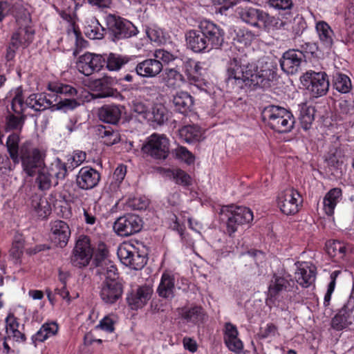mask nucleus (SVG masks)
Masks as SVG:
<instances>
[{
    "label": "nucleus",
    "instance_id": "1",
    "mask_svg": "<svg viewBox=\"0 0 354 354\" xmlns=\"http://www.w3.org/2000/svg\"><path fill=\"white\" fill-rule=\"evenodd\" d=\"M275 75L270 63L259 61L257 64L248 63L241 58L230 59L227 68V82L236 84L239 87L243 84L250 87L264 88L269 86Z\"/></svg>",
    "mask_w": 354,
    "mask_h": 354
},
{
    "label": "nucleus",
    "instance_id": "2",
    "mask_svg": "<svg viewBox=\"0 0 354 354\" xmlns=\"http://www.w3.org/2000/svg\"><path fill=\"white\" fill-rule=\"evenodd\" d=\"M225 32L218 25L209 20H202L197 29L185 32L187 48L196 53H206L219 48L224 41Z\"/></svg>",
    "mask_w": 354,
    "mask_h": 354
},
{
    "label": "nucleus",
    "instance_id": "3",
    "mask_svg": "<svg viewBox=\"0 0 354 354\" xmlns=\"http://www.w3.org/2000/svg\"><path fill=\"white\" fill-rule=\"evenodd\" d=\"M262 118L271 129L279 133L290 131L295 124L291 112L278 106L265 107L262 111Z\"/></svg>",
    "mask_w": 354,
    "mask_h": 354
},
{
    "label": "nucleus",
    "instance_id": "4",
    "mask_svg": "<svg viewBox=\"0 0 354 354\" xmlns=\"http://www.w3.org/2000/svg\"><path fill=\"white\" fill-rule=\"evenodd\" d=\"M220 214L227 218V231L232 235L239 225L249 223L253 220V213L250 209L234 205H225L221 208Z\"/></svg>",
    "mask_w": 354,
    "mask_h": 354
},
{
    "label": "nucleus",
    "instance_id": "5",
    "mask_svg": "<svg viewBox=\"0 0 354 354\" xmlns=\"http://www.w3.org/2000/svg\"><path fill=\"white\" fill-rule=\"evenodd\" d=\"M301 84L313 97L325 95L329 88L328 75L324 72L309 71L300 77Z\"/></svg>",
    "mask_w": 354,
    "mask_h": 354
},
{
    "label": "nucleus",
    "instance_id": "6",
    "mask_svg": "<svg viewBox=\"0 0 354 354\" xmlns=\"http://www.w3.org/2000/svg\"><path fill=\"white\" fill-rule=\"evenodd\" d=\"M142 151L153 158L165 159L169 155V140L165 135L154 133L147 138Z\"/></svg>",
    "mask_w": 354,
    "mask_h": 354
},
{
    "label": "nucleus",
    "instance_id": "7",
    "mask_svg": "<svg viewBox=\"0 0 354 354\" xmlns=\"http://www.w3.org/2000/svg\"><path fill=\"white\" fill-rule=\"evenodd\" d=\"M20 153L24 170L28 176H33L38 169L44 167V150L37 148L30 149L27 145H24L21 148Z\"/></svg>",
    "mask_w": 354,
    "mask_h": 354
},
{
    "label": "nucleus",
    "instance_id": "8",
    "mask_svg": "<svg viewBox=\"0 0 354 354\" xmlns=\"http://www.w3.org/2000/svg\"><path fill=\"white\" fill-rule=\"evenodd\" d=\"M118 257L121 263L134 270H140L146 263V259L131 242H124L118 248Z\"/></svg>",
    "mask_w": 354,
    "mask_h": 354
},
{
    "label": "nucleus",
    "instance_id": "9",
    "mask_svg": "<svg viewBox=\"0 0 354 354\" xmlns=\"http://www.w3.org/2000/svg\"><path fill=\"white\" fill-rule=\"evenodd\" d=\"M276 201L281 212L286 215L297 213L302 203L299 193L292 188L280 192L277 196Z\"/></svg>",
    "mask_w": 354,
    "mask_h": 354
},
{
    "label": "nucleus",
    "instance_id": "10",
    "mask_svg": "<svg viewBox=\"0 0 354 354\" xmlns=\"http://www.w3.org/2000/svg\"><path fill=\"white\" fill-rule=\"evenodd\" d=\"M105 64L104 55L87 52L78 57L76 67L80 73L88 76L100 71Z\"/></svg>",
    "mask_w": 354,
    "mask_h": 354
},
{
    "label": "nucleus",
    "instance_id": "11",
    "mask_svg": "<svg viewBox=\"0 0 354 354\" xmlns=\"http://www.w3.org/2000/svg\"><path fill=\"white\" fill-rule=\"evenodd\" d=\"M93 249L87 236H80L76 241L71 259L73 264L78 268L88 266L92 259Z\"/></svg>",
    "mask_w": 354,
    "mask_h": 354
},
{
    "label": "nucleus",
    "instance_id": "12",
    "mask_svg": "<svg viewBox=\"0 0 354 354\" xmlns=\"http://www.w3.org/2000/svg\"><path fill=\"white\" fill-rule=\"evenodd\" d=\"M142 219L136 214H128L118 218L113 225L115 232L121 236H128L140 231Z\"/></svg>",
    "mask_w": 354,
    "mask_h": 354
},
{
    "label": "nucleus",
    "instance_id": "13",
    "mask_svg": "<svg viewBox=\"0 0 354 354\" xmlns=\"http://www.w3.org/2000/svg\"><path fill=\"white\" fill-rule=\"evenodd\" d=\"M109 28L118 39L127 38L136 35V26L129 21L114 15H109L106 18Z\"/></svg>",
    "mask_w": 354,
    "mask_h": 354
},
{
    "label": "nucleus",
    "instance_id": "14",
    "mask_svg": "<svg viewBox=\"0 0 354 354\" xmlns=\"http://www.w3.org/2000/svg\"><path fill=\"white\" fill-rule=\"evenodd\" d=\"M291 281L289 275L274 274L271 279L268 290L266 303L268 306H277L278 297L280 293L286 291L290 286Z\"/></svg>",
    "mask_w": 354,
    "mask_h": 354
},
{
    "label": "nucleus",
    "instance_id": "15",
    "mask_svg": "<svg viewBox=\"0 0 354 354\" xmlns=\"http://www.w3.org/2000/svg\"><path fill=\"white\" fill-rule=\"evenodd\" d=\"M236 14L245 24L258 28H262L266 12L263 10L252 6H239Z\"/></svg>",
    "mask_w": 354,
    "mask_h": 354
},
{
    "label": "nucleus",
    "instance_id": "16",
    "mask_svg": "<svg viewBox=\"0 0 354 354\" xmlns=\"http://www.w3.org/2000/svg\"><path fill=\"white\" fill-rule=\"evenodd\" d=\"M71 229L64 221L57 220L50 223V239L59 248L65 247L71 237Z\"/></svg>",
    "mask_w": 354,
    "mask_h": 354
},
{
    "label": "nucleus",
    "instance_id": "17",
    "mask_svg": "<svg viewBox=\"0 0 354 354\" xmlns=\"http://www.w3.org/2000/svg\"><path fill=\"white\" fill-rule=\"evenodd\" d=\"M223 341L227 348L236 354H240L243 350V343L239 337L237 327L231 322L224 325Z\"/></svg>",
    "mask_w": 354,
    "mask_h": 354
},
{
    "label": "nucleus",
    "instance_id": "18",
    "mask_svg": "<svg viewBox=\"0 0 354 354\" xmlns=\"http://www.w3.org/2000/svg\"><path fill=\"white\" fill-rule=\"evenodd\" d=\"M100 180V173L96 169L86 166L80 169L76 176V184L79 188L87 190L97 186Z\"/></svg>",
    "mask_w": 354,
    "mask_h": 354
},
{
    "label": "nucleus",
    "instance_id": "19",
    "mask_svg": "<svg viewBox=\"0 0 354 354\" xmlns=\"http://www.w3.org/2000/svg\"><path fill=\"white\" fill-rule=\"evenodd\" d=\"M304 55L301 51L294 49L285 52L280 60L281 69L288 74L296 73L301 66Z\"/></svg>",
    "mask_w": 354,
    "mask_h": 354
},
{
    "label": "nucleus",
    "instance_id": "20",
    "mask_svg": "<svg viewBox=\"0 0 354 354\" xmlns=\"http://www.w3.org/2000/svg\"><path fill=\"white\" fill-rule=\"evenodd\" d=\"M153 293V289L149 286H141L133 290L127 296V300L131 309L137 310L144 307Z\"/></svg>",
    "mask_w": 354,
    "mask_h": 354
},
{
    "label": "nucleus",
    "instance_id": "21",
    "mask_svg": "<svg viewBox=\"0 0 354 354\" xmlns=\"http://www.w3.org/2000/svg\"><path fill=\"white\" fill-rule=\"evenodd\" d=\"M107 250L103 248L101 249L102 259L98 260L96 259L97 272L104 277L105 282L118 281V274L117 268L113 263L106 258Z\"/></svg>",
    "mask_w": 354,
    "mask_h": 354
},
{
    "label": "nucleus",
    "instance_id": "22",
    "mask_svg": "<svg viewBox=\"0 0 354 354\" xmlns=\"http://www.w3.org/2000/svg\"><path fill=\"white\" fill-rule=\"evenodd\" d=\"M162 68V62L154 58H149L139 62L136 65L135 71L136 74L140 77L152 78L159 75Z\"/></svg>",
    "mask_w": 354,
    "mask_h": 354
},
{
    "label": "nucleus",
    "instance_id": "23",
    "mask_svg": "<svg viewBox=\"0 0 354 354\" xmlns=\"http://www.w3.org/2000/svg\"><path fill=\"white\" fill-rule=\"evenodd\" d=\"M178 315L189 326L200 325L203 323L205 314L201 306H185L178 309Z\"/></svg>",
    "mask_w": 354,
    "mask_h": 354
},
{
    "label": "nucleus",
    "instance_id": "24",
    "mask_svg": "<svg viewBox=\"0 0 354 354\" xmlns=\"http://www.w3.org/2000/svg\"><path fill=\"white\" fill-rule=\"evenodd\" d=\"M185 73L190 84L201 91H206V83L201 79L202 66L199 62L189 60L185 63Z\"/></svg>",
    "mask_w": 354,
    "mask_h": 354
},
{
    "label": "nucleus",
    "instance_id": "25",
    "mask_svg": "<svg viewBox=\"0 0 354 354\" xmlns=\"http://www.w3.org/2000/svg\"><path fill=\"white\" fill-rule=\"evenodd\" d=\"M122 288L118 281H104L102 284L100 297L107 304L115 303L122 295Z\"/></svg>",
    "mask_w": 354,
    "mask_h": 354
},
{
    "label": "nucleus",
    "instance_id": "26",
    "mask_svg": "<svg viewBox=\"0 0 354 354\" xmlns=\"http://www.w3.org/2000/svg\"><path fill=\"white\" fill-rule=\"evenodd\" d=\"M295 277L300 286L307 288L313 284L315 280V268L308 262L300 263Z\"/></svg>",
    "mask_w": 354,
    "mask_h": 354
},
{
    "label": "nucleus",
    "instance_id": "27",
    "mask_svg": "<svg viewBox=\"0 0 354 354\" xmlns=\"http://www.w3.org/2000/svg\"><path fill=\"white\" fill-rule=\"evenodd\" d=\"M12 15L19 24H21V17L25 16V20L29 21V15L24 10L21 2L10 5L8 1H0V21L8 15Z\"/></svg>",
    "mask_w": 354,
    "mask_h": 354
},
{
    "label": "nucleus",
    "instance_id": "28",
    "mask_svg": "<svg viewBox=\"0 0 354 354\" xmlns=\"http://www.w3.org/2000/svg\"><path fill=\"white\" fill-rule=\"evenodd\" d=\"M205 131L196 124L185 125L178 131L179 137L187 143L201 142L205 138Z\"/></svg>",
    "mask_w": 354,
    "mask_h": 354
},
{
    "label": "nucleus",
    "instance_id": "29",
    "mask_svg": "<svg viewBox=\"0 0 354 354\" xmlns=\"http://www.w3.org/2000/svg\"><path fill=\"white\" fill-rule=\"evenodd\" d=\"M24 21L26 26L20 27L12 36L11 44L15 48H18L19 46H27L33 40L35 31L27 25L30 20L26 21L24 18Z\"/></svg>",
    "mask_w": 354,
    "mask_h": 354
},
{
    "label": "nucleus",
    "instance_id": "30",
    "mask_svg": "<svg viewBox=\"0 0 354 354\" xmlns=\"http://www.w3.org/2000/svg\"><path fill=\"white\" fill-rule=\"evenodd\" d=\"M342 199V192L339 188L329 190L323 198V211L328 216H333L337 205Z\"/></svg>",
    "mask_w": 354,
    "mask_h": 354
},
{
    "label": "nucleus",
    "instance_id": "31",
    "mask_svg": "<svg viewBox=\"0 0 354 354\" xmlns=\"http://www.w3.org/2000/svg\"><path fill=\"white\" fill-rule=\"evenodd\" d=\"M172 103L177 111L186 115L193 109L194 99L187 92L179 91L173 96Z\"/></svg>",
    "mask_w": 354,
    "mask_h": 354
},
{
    "label": "nucleus",
    "instance_id": "32",
    "mask_svg": "<svg viewBox=\"0 0 354 354\" xmlns=\"http://www.w3.org/2000/svg\"><path fill=\"white\" fill-rule=\"evenodd\" d=\"M327 252L334 258V261L340 262L345 259L350 247L346 243L339 241H330L326 243Z\"/></svg>",
    "mask_w": 354,
    "mask_h": 354
},
{
    "label": "nucleus",
    "instance_id": "33",
    "mask_svg": "<svg viewBox=\"0 0 354 354\" xmlns=\"http://www.w3.org/2000/svg\"><path fill=\"white\" fill-rule=\"evenodd\" d=\"M315 30L321 44L328 48H331L335 35L330 26L326 21H319L315 24Z\"/></svg>",
    "mask_w": 354,
    "mask_h": 354
},
{
    "label": "nucleus",
    "instance_id": "34",
    "mask_svg": "<svg viewBox=\"0 0 354 354\" xmlns=\"http://www.w3.org/2000/svg\"><path fill=\"white\" fill-rule=\"evenodd\" d=\"M121 114L122 107L113 104L103 106L98 113L101 120L110 124H116L120 120Z\"/></svg>",
    "mask_w": 354,
    "mask_h": 354
},
{
    "label": "nucleus",
    "instance_id": "35",
    "mask_svg": "<svg viewBox=\"0 0 354 354\" xmlns=\"http://www.w3.org/2000/svg\"><path fill=\"white\" fill-rule=\"evenodd\" d=\"M354 322V316L352 312L342 308L335 316L332 319L331 326L337 330H341L348 328Z\"/></svg>",
    "mask_w": 354,
    "mask_h": 354
},
{
    "label": "nucleus",
    "instance_id": "36",
    "mask_svg": "<svg viewBox=\"0 0 354 354\" xmlns=\"http://www.w3.org/2000/svg\"><path fill=\"white\" fill-rule=\"evenodd\" d=\"M31 212L37 217L46 218L51 212L50 205L45 198L34 196L31 200Z\"/></svg>",
    "mask_w": 354,
    "mask_h": 354
},
{
    "label": "nucleus",
    "instance_id": "37",
    "mask_svg": "<svg viewBox=\"0 0 354 354\" xmlns=\"http://www.w3.org/2000/svg\"><path fill=\"white\" fill-rule=\"evenodd\" d=\"M174 279L168 273H163L157 291L160 297L172 298L174 296Z\"/></svg>",
    "mask_w": 354,
    "mask_h": 354
},
{
    "label": "nucleus",
    "instance_id": "38",
    "mask_svg": "<svg viewBox=\"0 0 354 354\" xmlns=\"http://www.w3.org/2000/svg\"><path fill=\"white\" fill-rule=\"evenodd\" d=\"M6 330L8 338L16 342L23 341L24 335L19 330V324L14 315L10 313L6 319Z\"/></svg>",
    "mask_w": 354,
    "mask_h": 354
},
{
    "label": "nucleus",
    "instance_id": "39",
    "mask_svg": "<svg viewBox=\"0 0 354 354\" xmlns=\"http://www.w3.org/2000/svg\"><path fill=\"white\" fill-rule=\"evenodd\" d=\"M26 107L35 111L46 109L51 106V102L43 93L31 94L26 101Z\"/></svg>",
    "mask_w": 354,
    "mask_h": 354
},
{
    "label": "nucleus",
    "instance_id": "40",
    "mask_svg": "<svg viewBox=\"0 0 354 354\" xmlns=\"http://www.w3.org/2000/svg\"><path fill=\"white\" fill-rule=\"evenodd\" d=\"M36 183L41 190H47L53 184L57 185L58 182L53 178L48 167H43L38 169Z\"/></svg>",
    "mask_w": 354,
    "mask_h": 354
},
{
    "label": "nucleus",
    "instance_id": "41",
    "mask_svg": "<svg viewBox=\"0 0 354 354\" xmlns=\"http://www.w3.org/2000/svg\"><path fill=\"white\" fill-rule=\"evenodd\" d=\"M104 29L98 21L92 18L87 21L84 27L85 35L91 39H100L104 36Z\"/></svg>",
    "mask_w": 354,
    "mask_h": 354
},
{
    "label": "nucleus",
    "instance_id": "42",
    "mask_svg": "<svg viewBox=\"0 0 354 354\" xmlns=\"http://www.w3.org/2000/svg\"><path fill=\"white\" fill-rule=\"evenodd\" d=\"M165 108L162 104H156L149 108V112L145 116V120L160 124L163 123L165 119Z\"/></svg>",
    "mask_w": 354,
    "mask_h": 354
},
{
    "label": "nucleus",
    "instance_id": "43",
    "mask_svg": "<svg viewBox=\"0 0 354 354\" xmlns=\"http://www.w3.org/2000/svg\"><path fill=\"white\" fill-rule=\"evenodd\" d=\"M266 16L263 22L262 28L269 31L271 30L288 29V23L286 21L270 16L266 12Z\"/></svg>",
    "mask_w": 354,
    "mask_h": 354
},
{
    "label": "nucleus",
    "instance_id": "44",
    "mask_svg": "<svg viewBox=\"0 0 354 354\" xmlns=\"http://www.w3.org/2000/svg\"><path fill=\"white\" fill-rule=\"evenodd\" d=\"M58 330V326L55 322L45 323L35 334L36 341L44 342L48 338L55 335Z\"/></svg>",
    "mask_w": 354,
    "mask_h": 354
},
{
    "label": "nucleus",
    "instance_id": "45",
    "mask_svg": "<svg viewBox=\"0 0 354 354\" xmlns=\"http://www.w3.org/2000/svg\"><path fill=\"white\" fill-rule=\"evenodd\" d=\"M333 86L341 93H348L352 88L351 80L346 75L337 73L333 77Z\"/></svg>",
    "mask_w": 354,
    "mask_h": 354
},
{
    "label": "nucleus",
    "instance_id": "46",
    "mask_svg": "<svg viewBox=\"0 0 354 354\" xmlns=\"http://www.w3.org/2000/svg\"><path fill=\"white\" fill-rule=\"evenodd\" d=\"M164 81L165 84L170 88L180 86L183 81L181 73L176 68H167L165 72Z\"/></svg>",
    "mask_w": 354,
    "mask_h": 354
},
{
    "label": "nucleus",
    "instance_id": "47",
    "mask_svg": "<svg viewBox=\"0 0 354 354\" xmlns=\"http://www.w3.org/2000/svg\"><path fill=\"white\" fill-rule=\"evenodd\" d=\"M12 100L11 107L16 113H21L26 108V102L24 101L23 91L21 87H18L11 91Z\"/></svg>",
    "mask_w": 354,
    "mask_h": 354
},
{
    "label": "nucleus",
    "instance_id": "48",
    "mask_svg": "<svg viewBox=\"0 0 354 354\" xmlns=\"http://www.w3.org/2000/svg\"><path fill=\"white\" fill-rule=\"evenodd\" d=\"M25 247V241L24 236L20 234H17L14 236L10 255L15 259L19 260L24 253Z\"/></svg>",
    "mask_w": 354,
    "mask_h": 354
},
{
    "label": "nucleus",
    "instance_id": "49",
    "mask_svg": "<svg viewBox=\"0 0 354 354\" xmlns=\"http://www.w3.org/2000/svg\"><path fill=\"white\" fill-rule=\"evenodd\" d=\"M19 142V136L16 133L10 135L6 142V145L10 156L15 163H19V162L18 147Z\"/></svg>",
    "mask_w": 354,
    "mask_h": 354
},
{
    "label": "nucleus",
    "instance_id": "50",
    "mask_svg": "<svg viewBox=\"0 0 354 354\" xmlns=\"http://www.w3.org/2000/svg\"><path fill=\"white\" fill-rule=\"evenodd\" d=\"M128 62L127 57L114 53H110L106 58V68L109 71H118Z\"/></svg>",
    "mask_w": 354,
    "mask_h": 354
},
{
    "label": "nucleus",
    "instance_id": "51",
    "mask_svg": "<svg viewBox=\"0 0 354 354\" xmlns=\"http://www.w3.org/2000/svg\"><path fill=\"white\" fill-rule=\"evenodd\" d=\"M54 179L57 181L59 179H64L67 174V168L65 163L60 159H55L48 168Z\"/></svg>",
    "mask_w": 354,
    "mask_h": 354
},
{
    "label": "nucleus",
    "instance_id": "52",
    "mask_svg": "<svg viewBox=\"0 0 354 354\" xmlns=\"http://www.w3.org/2000/svg\"><path fill=\"white\" fill-rule=\"evenodd\" d=\"M169 176L173 178L176 184L183 187H189L192 185V178L185 171L181 169L169 171Z\"/></svg>",
    "mask_w": 354,
    "mask_h": 354
},
{
    "label": "nucleus",
    "instance_id": "53",
    "mask_svg": "<svg viewBox=\"0 0 354 354\" xmlns=\"http://www.w3.org/2000/svg\"><path fill=\"white\" fill-rule=\"evenodd\" d=\"M299 119L305 129H308L314 120V109L307 104H302L299 106Z\"/></svg>",
    "mask_w": 354,
    "mask_h": 354
},
{
    "label": "nucleus",
    "instance_id": "54",
    "mask_svg": "<svg viewBox=\"0 0 354 354\" xmlns=\"http://www.w3.org/2000/svg\"><path fill=\"white\" fill-rule=\"evenodd\" d=\"M118 316L115 314H109L103 317L98 325L96 326L97 328H100L106 333H113L115 330V325L118 322Z\"/></svg>",
    "mask_w": 354,
    "mask_h": 354
},
{
    "label": "nucleus",
    "instance_id": "55",
    "mask_svg": "<svg viewBox=\"0 0 354 354\" xmlns=\"http://www.w3.org/2000/svg\"><path fill=\"white\" fill-rule=\"evenodd\" d=\"M100 133L103 142L106 145H112L118 142L120 140V133L117 130H113L111 127H104L100 130Z\"/></svg>",
    "mask_w": 354,
    "mask_h": 354
},
{
    "label": "nucleus",
    "instance_id": "56",
    "mask_svg": "<svg viewBox=\"0 0 354 354\" xmlns=\"http://www.w3.org/2000/svg\"><path fill=\"white\" fill-rule=\"evenodd\" d=\"M256 39V35L247 28H240L236 33L235 40L244 46H250Z\"/></svg>",
    "mask_w": 354,
    "mask_h": 354
},
{
    "label": "nucleus",
    "instance_id": "57",
    "mask_svg": "<svg viewBox=\"0 0 354 354\" xmlns=\"http://www.w3.org/2000/svg\"><path fill=\"white\" fill-rule=\"evenodd\" d=\"M80 103L75 99L64 98L61 99L59 102L55 104H51L50 108L53 111L59 110L64 112H67L68 111L73 110L80 106Z\"/></svg>",
    "mask_w": 354,
    "mask_h": 354
},
{
    "label": "nucleus",
    "instance_id": "58",
    "mask_svg": "<svg viewBox=\"0 0 354 354\" xmlns=\"http://www.w3.org/2000/svg\"><path fill=\"white\" fill-rule=\"evenodd\" d=\"M48 89L53 92L74 96L77 95V90L73 86L59 82H51L48 84Z\"/></svg>",
    "mask_w": 354,
    "mask_h": 354
},
{
    "label": "nucleus",
    "instance_id": "59",
    "mask_svg": "<svg viewBox=\"0 0 354 354\" xmlns=\"http://www.w3.org/2000/svg\"><path fill=\"white\" fill-rule=\"evenodd\" d=\"M86 158V154L82 151H75L73 153L68 156L67 165L68 168L71 170L79 167L82 165Z\"/></svg>",
    "mask_w": 354,
    "mask_h": 354
},
{
    "label": "nucleus",
    "instance_id": "60",
    "mask_svg": "<svg viewBox=\"0 0 354 354\" xmlns=\"http://www.w3.org/2000/svg\"><path fill=\"white\" fill-rule=\"evenodd\" d=\"M149 102L146 100L135 99L131 102V109L135 113L145 119V116L149 110Z\"/></svg>",
    "mask_w": 354,
    "mask_h": 354
},
{
    "label": "nucleus",
    "instance_id": "61",
    "mask_svg": "<svg viewBox=\"0 0 354 354\" xmlns=\"http://www.w3.org/2000/svg\"><path fill=\"white\" fill-rule=\"evenodd\" d=\"M68 36L70 39L74 41L76 46L73 54L76 55L79 53V51L86 46V41L81 36L80 32L75 28H73L71 30H68Z\"/></svg>",
    "mask_w": 354,
    "mask_h": 354
},
{
    "label": "nucleus",
    "instance_id": "62",
    "mask_svg": "<svg viewBox=\"0 0 354 354\" xmlns=\"http://www.w3.org/2000/svg\"><path fill=\"white\" fill-rule=\"evenodd\" d=\"M175 156L187 165L194 162L195 156L185 147H178L174 151Z\"/></svg>",
    "mask_w": 354,
    "mask_h": 354
},
{
    "label": "nucleus",
    "instance_id": "63",
    "mask_svg": "<svg viewBox=\"0 0 354 354\" xmlns=\"http://www.w3.org/2000/svg\"><path fill=\"white\" fill-rule=\"evenodd\" d=\"M339 274H340L339 270H335L333 272H331V274L330 275V281L328 285L327 291L324 295V306H328L330 304L331 296H332L333 292L335 290V288L336 286V279Z\"/></svg>",
    "mask_w": 354,
    "mask_h": 354
},
{
    "label": "nucleus",
    "instance_id": "64",
    "mask_svg": "<svg viewBox=\"0 0 354 354\" xmlns=\"http://www.w3.org/2000/svg\"><path fill=\"white\" fill-rule=\"evenodd\" d=\"M153 57L155 59L165 64L174 61L176 58L172 53L162 48L156 49L153 53Z\"/></svg>",
    "mask_w": 354,
    "mask_h": 354
}]
</instances>
